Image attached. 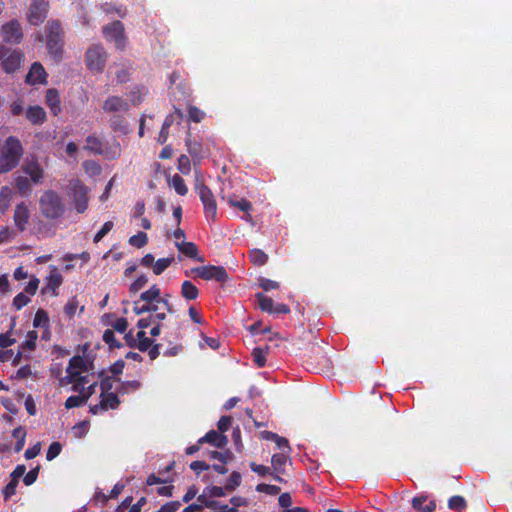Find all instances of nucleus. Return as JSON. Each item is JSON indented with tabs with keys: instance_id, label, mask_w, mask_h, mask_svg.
<instances>
[{
	"instance_id": "obj_21",
	"label": "nucleus",
	"mask_w": 512,
	"mask_h": 512,
	"mask_svg": "<svg viewBox=\"0 0 512 512\" xmlns=\"http://www.w3.org/2000/svg\"><path fill=\"white\" fill-rule=\"evenodd\" d=\"M26 117L32 124H42L46 120V112L40 106H30L26 111Z\"/></svg>"
},
{
	"instance_id": "obj_34",
	"label": "nucleus",
	"mask_w": 512,
	"mask_h": 512,
	"mask_svg": "<svg viewBox=\"0 0 512 512\" xmlns=\"http://www.w3.org/2000/svg\"><path fill=\"white\" fill-rule=\"evenodd\" d=\"M109 122H110V126L114 130H118L123 133L127 132V129H128L127 121L120 114L113 115L110 118Z\"/></svg>"
},
{
	"instance_id": "obj_20",
	"label": "nucleus",
	"mask_w": 512,
	"mask_h": 512,
	"mask_svg": "<svg viewBox=\"0 0 512 512\" xmlns=\"http://www.w3.org/2000/svg\"><path fill=\"white\" fill-rule=\"evenodd\" d=\"M62 282L63 278L58 269L55 266H51L50 273L46 278V290H49L56 295V290L61 286Z\"/></svg>"
},
{
	"instance_id": "obj_51",
	"label": "nucleus",
	"mask_w": 512,
	"mask_h": 512,
	"mask_svg": "<svg viewBox=\"0 0 512 512\" xmlns=\"http://www.w3.org/2000/svg\"><path fill=\"white\" fill-rule=\"evenodd\" d=\"M258 492H264L269 495H277L280 492V487L270 484H258L256 487Z\"/></svg>"
},
{
	"instance_id": "obj_52",
	"label": "nucleus",
	"mask_w": 512,
	"mask_h": 512,
	"mask_svg": "<svg viewBox=\"0 0 512 512\" xmlns=\"http://www.w3.org/2000/svg\"><path fill=\"white\" fill-rule=\"evenodd\" d=\"M29 302H30V298L26 294L19 293L13 299V306L17 310H20L22 307L26 306Z\"/></svg>"
},
{
	"instance_id": "obj_55",
	"label": "nucleus",
	"mask_w": 512,
	"mask_h": 512,
	"mask_svg": "<svg viewBox=\"0 0 512 512\" xmlns=\"http://www.w3.org/2000/svg\"><path fill=\"white\" fill-rule=\"evenodd\" d=\"M37 340V332L36 331H29L27 334V339L22 345L23 349L33 350L36 345Z\"/></svg>"
},
{
	"instance_id": "obj_60",
	"label": "nucleus",
	"mask_w": 512,
	"mask_h": 512,
	"mask_svg": "<svg viewBox=\"0 0 512 512\" xmlns=\"http://www.w3.org/2000/svg\"><path fill=\"white\" fill-rule=\"evenodd\" d=\"M38 473H39V467H36L32 470H30L27 474L24 475V478H23V482L25 483V485L29 486V485H32L37 477H38Z\"/></svg>"
},
{
	"instance_id": "obj_8",
	"label": "nucleus",
	"mask_w": 512,
	"mask_h": 512,
	"mask_svg": "<svg viewBox=\"0 0 512 512\" xmlns=\"http://www.w3.org/2000/svg\"><path fill=\"white\" fill-rule=\"evenodd\" d=\"M103 34L106 40L113 42L117 49H123L126 44L123 24L115 21L103 27Z\"/></svg>"
},
{
	"instance_id": "obj_12",
	"label": "nucleus",
	"mask_w": 512,
	"mask_h": 512,
	"mask_svg": "<svg viewBox=\"0 0 512 512\" xmlns=\"http://www.w3.org/2000/svg\"><path fill=\"white\" fill-rule=\"evenodd\" d=\"M120 404V400L116 393H101L100 394V402L95 405L90 406V411L93 414H99L103 411H107L108 409H116Z\"/></svg>"
},
{
	"instance_id": "obj_45",
	"label": "nucleus",
	"mask_w": 512,
	"mask_h": 512,
	"mask_svg": "<svg viewBox=\"0 0 512 512\" xmlns=\"http://www.w3.org/2000/svg\"><path fill=\"white\" fill-rule=\"evenodd\" d=\"M254 362L259 366L263 367L266 364V353L261 348H254L252 352Z\"/></svg>"
},
{
	"instance_id": "obj_6",
	"label": "nucleus",
	"mask_w": 512,
	"mask_h": 512,
	"mask_svg": "<svg viewBox=\"0 0 512 512\" xmlns=\"http://www.w3.org/2000/svg\"><path fill=\"white\" fill-rule=\"evenodd\" d=\"M106 58V52L100 45H93L86 52V64L95 72H101L104 69Z\"/></svg>"
},
{
	"instance_id": "obj_9",
	"label": "nucleus",
	"mask_w": 512,
	"mask_h": 512,
	"mask_svg": "<svg viewBox=\"0 0 512 512\" xmlns=\"http://www.w3.org/2000/svg\"><path fill=\"white\" fill-rule=\"evenodd\" d=\"M49 9V3L47 0H32L27 20L31 25H39L44 21L47 16Z\"/></svg>"
},
{
	"instance_id": "obj_59",
	"label": "nucleus",
	"mask_w": 512,
	"mask_h": 512,
	"mask_svg": "<svg viewBox=\"0 0 512 512\" xmlns=\"http://www.w3.org/2000/svg\"><path fill=\"white\" fill-rule=\"evenodd\" d=\"M18 482L16 480H12L5 486L3 490L4 498L9 499L16 493V487Z\"/></svg>"
},
{
	"instance_id": "obj_13",
	"label": "nucleus",
	"mask_w": 512,
	"mask_h": 512,
	"mask_svg": "<svg viewBox=\"0 0 512 512\" xmlns=\"http://www.w3.org/2000/svg\"><path fill=\"white\" fill-rule=\"evenodd\" d=\"M102 109L105 113L114 115L126 113L129 110V102L119 96H109L103 102Z\"/></svg>"
},
{
	"instance_id": "obj_25",
	"label": "nucleus",
	"mask_w": 512,
	"mask_h": 512,
	"mask_svg": "<svg viewBox=\"0 0 512 512\" xmlns=\"http://www.w3.org/2000/svg\"><path fill=\"white\" fill-rule=\"evenodd\" d=\"M175 246L178 250L189 258H197L198 249L193 242L176 241Z\"/></svg>"
},
{
	"instance_id": "obj_64",
	"label": "nucleus",
	"mask_w": 512,
	"mask_h": 512,
	"mask_svg": "<svg viewBox=\"0 0 512 512\" xmlns=\"http://www.w3.org/2000/svg\"><path fill=\"white\" fill-rule=\"evenodd\" d=\"M39 283L40 281L38 278L32 277L25 287V292L27 294L34 295L38 289Z\"/></svg>"
},
{
	"instance_id": "obj_49",
	"label": "nucleus",
	"mask_w": 512,
	"mask_h": 512,
	"mask_svg": "<svg viewBox=\"0 0 512 512\" xmlns=\"http://www.w3.org/2000/svg\"><path fill=\"white\" fill-rule=\"evenodd\" d=\"M178 170L183 174H189L191 170L190 159L186 155H181L178 158Z\"/></svg>"
},
{
	"instance_id": "obj_36",
	"label": "nucleus",
	"mask_w": 512,
	"mask_h": 512,
	"mask_svg": "<svg viewBox=\"0 0 512 512\" xmlns=\"http://www.w3.org/2000/svg\"><path fill=\"white\" fill-rule=\"evenodd\" d=\"M101 142L97 137L88 136L86 139V145L84 149L94 152L96 154H102Z\"/></svg>"
},
{
	"instance_id": "obj_26",
	"label": "nucleus",
	"mask_w": 512,
	"mask_h": 512,
	"mask_svg": "<svg viewBox=\"0 0 512 512\" xmlns=\"http://www.w3.org/2000/svg\"><path fill=\"white\" fill-rule=\"evenodd\" d=\"M31 180L25 176H18L15 178V187L18 192L23 196H29L32 192Z\"/></svg>"
},
{
	"instance_id": "obj_53",
	"label": "nucleus",
	"mask_w": 512,
	"mask_h": 512,
	"mask_svg": "<svg viewBox=\"0 0 512 512\" xmlns=\"http://www.w3.org/2000/svg\"><path fill=\"white\" fill-rule=\"evenodd\" d=\"M188 152L191 156L201 159L203 157L201 152V145L199 143H192L189 140L186 141Z\"/></svg>"
},
{
	"instance_id": "obj_44",
	"label": "nucleus",
	"mask_w": 512,
	"mask_h": 512,
	"mask_svg": "<svg viewBox=\"0 0 512 512\" xmlns=\"http://www.w3.org/2000/svg\"><path fill=\"white\" fill-rule=\"evenodd\" d=\"M188 115L189 119L195 123L201 122L205 117V113L202 110L192 105L188 107Z\"/></svg>"
},
{
	"instance_id": "obj_42",
	"label": "nucleus",
	"mask_w": 512,
	"mask_h": 512,
	"mask_svg": "<svg viewBox=\"0 0 512 512\" xmlns=\"http://www.w3.org/2000/svg\"><path fill=\"white\" fill-rule=\"evenodd\" d=\"M448 506L452 510H463L466 508V500L462 496H452L448 501Z\"/></svg>"
},
{
	"instance_id": "obj_30",
	"label": "nucleus",
	"mask_w": 512,
	"mask_h": 512,
	"mask_svg": "<svg viewBox=\"0 0 512 512\" xmlns=\"http://www.w3.org/2000/svg\"><path fill=\"white\" fill-rule=\"evenodd\" d=\"M169 185L181 196H184L188 192V188L181 176L175 174L171 177Z\"/></svg>"
},
{
	"instance_id": "obj_29",
	"label": "nucleus",
	"mask_w": 512,
	"mask_h": 512,
	"mask_svg": "<svg viewBox=\"0 0 512 512\" xmlns=\"http://www.w3.org/2000/svg\"><path fill=\"white\" fill-rule=\"evenodd\" d=\"M181 295L187 300H194L198 297V288L190 281H184L181 286Z\"/></svg>"
},
{
	"instance_id": "obj_37",
	"label": "nucleus",
	"mask_w": 512,
	"mask_h": 512,
	"mask_svg": "<svg viewBox=\"0 0 512 512\" xmlns=\"http://www.w3.org/2000/svg\"><path fill=\"white\" fill-rule=\"evenodd\" d=\"M83 168L85 172L91 177L100 175L102 171L101 166L97 162L92 160L85 161L83 163Z\"/></svg>"
},
{
	"instance_id": "obj_2",
	"label": "nucleus",
	"mask_w": 512,
	"mask_h": 512,
	"mask_svg": "<svg viewBox=\"0 0 512 512\" xmlns=\"http://www.w3.org/2000/svg\"><path fill=\"white\" fill-rule=\"evenodd\" d=\"M23 152L20 140L9 136L0 150V174L13 170L19 164Z\"/></svg>"
},
{
	"instance_id": "obj_58",
	"label": "nucleus",
	"mask_w": 512,
	"mask_h": 512,
	"mask_svg": "<svg viewBox=\"0 0 512 512\" xmlns=\"http://www.w3.org/2000/svg\"><path fill=\"white\" fill-rule=\"evenodd\" d=\"M259 286L263 290L269 291V290L277 289L279 287V284L276 281H273V280H270V279H267V278H260L259 279Z\"/></svg>"
},
{
	"instance_id": "obj_50",
	"label": "nucleus",
	"mask_w": 512,
	"mask_h": 512,
	"mask_svg": "<svg viewBox=\"0 0 512 512\" xmlns=\"http://www.w3.org/2000/svg\"><path fill=\"white\" fill-rule=\"evenodd\" d=\"M61 450H62L61 444L59 442H53L49 446L48 451L46 453L47 460L51 461L54 458H56L60 454Z\"/></svg>"
},
{
	"instance_id": "obj_11",
	"label": "nucleus",
	"mask_w": 512,
	"mask_h": 512,
	"mask_svg": "<svg viewBox=\"0 0 512 512\" xmlns=\"http://www.w3.org/2000/svg\"><path fill=\"white\" fill-rule=\"evenodd\" d=\"M2 39L11 44H18L23 39L21 24L17 20H11L1 27Z\"/></svg>"
},
{
	"instance_id": "obj_28",
	"label": "nucleus",
	"mask_w": 512,
	"mask_h": 512,
	"mask_svg": "<svg viewBox=\"0 0 512 512\" xmlns=\"http://www.w3.org/2000/svg\"><path fill=\"white\" fill-rule=\"evenodd\" d=\"M46 103L52 113L57 115L60 111V98L56 90L49 89L46 94Z\"/></svg>"
},
{
	"instance_id": "obj_31",
	"label": "nucleus",
	"mask_w": 512,
	"mask_h": 512,
	"mask_svg": "<svg viewBox=\"0 0 512 512\" xmlns=\"http://www.w3.org/2000/svg\"><path fill=\"white\" fill-rule=\"evenodd\" d=\"M12 436L16 439L14 450L15 452H20L25 445L26 430L22 426L16 427L12 432Z\"/></svg>"
},
{
	"instance_id": "obj_61",
	"label": "nucleus",
	"mask_w": 512,
	"mask_h": 512,
	"mask_svg": "<svg viewBox=\"0 0 512 512\" xmlns=\"http://www.w3.org/2000/svg\"><path fill=\"white\" fill-rule=\"evenodd\" d=\"M133 311L137 315H141L144 313H149V305L146 302H142L139 300L134 302Z\"/></svg>"
},
{
	"instance_id": "obj_19",
	"label": "nucleus",
	"mask_w": 512,
	"mask_h": 512,
	"mask_svg": "<svg viewBox=\"0 0 512 512\" xmlns=\"http://www.w3.org/2000/svg\"><path fill=\"white\" fill-rule=\"evenodd\" d=\"M46 76L47 74L43 66L40 63L35 62L27 74L26 81L29 84H41L45 82Z\"/></svg>"
},
{
	"instance_id": "obj_27",
	"label": "nucleus",
	"mask_w": 512,
	"mask_h": 512,
	"mask_svg": "<svg viewBox=\"0 0 512 512\" xmlns=\"http://www.w3.org/2000/svg\"><path fill=\"white\" fill-rule=\"evenodd\" d=\"M13 197V191L8 186H3L0 190V212L5 213L10 207Z\"/></svg>"
},
{
	"instance_id": "obj_47",
	"label": "nucleus",
	"mask_w": 512,
	"mask_h": 512,
	"mask_svg": "<svg viewBox=\"0 0 512 512\" xmlns=\"http://www.w3.org/2000/svg\"><path fill=\"white\" fill-rule=\"evenodd\" d=\"M86 402L85 398L83 397V395H77V396H70L67 398L66 402H65V407L67 409H70V408H74V407H79L81 406L82 404H84Z\"/></svg>"
},
{
	"instance_id": "obj_40",
	"label": "nucleus",
	"mask_w": 512,
	"mask_h": 512,
	"mask_svg": "<svg viewBox=\"0 0 512 512\" xmlns=\"http://www.w3.org/2000/svg\"><path fill=\"white\" fill-rule=\"evenodd\" d=\"M209 457L212 459L219 460L222 463H228L233 459V453L229 450L224 452L211 451L209 452Z\"/></svg>"
},
{
	"instance_id": "obj_5",
	"label": "nucleus",
	"mask_w": 512,
	"mask_h": 512,
	"mask_svg": "<svg viewBox=\"0 0 512 512\" xmlns=\"http://www.w3.org/2000/svg\"><path fill=\"white\" fill-rule=\"evenodd\" d=\"M196 190L204 207V213L208 220H215L217 205L211 190L204 184H197Z\"/></svg>"
},
{
	"instance_id": "obj_17",
	"label": "nucleus",
	"mask_w": 512,
	"mask_h": 512,
	"mask_svg": "<svg viewBox=\"0 0 512 512\" xmlns=\"http://www.w3.org/2000/svg\"><path fill=\"white\" fill-rule=\"evenodd\" d=\"M149 305V313L153 315V317L161 321L166 317L167 312H172V307L168 302V299H163L162 302H152L148 303Z\"/></svg>"
},
{
	"instance_id": "obj_39",
	"label": "nucleus",
	"mask_w": 512,
	"mask_h": 512,
	"mask_svg": "<svg viewBox=\"0 0 512 512\" xmlns=\"http://www.w3.org/2000/svg\"><path fill=\"white\" fill-rule=\"evenodd\" d=\"M207 496H208V491L205 490L204 494H202V495L197 497L196 504H201L202 505V509L204 507L212 509V510L218 509V501L210 500V499L207 498Z\"/></svg>"
},
{
	"instance_id": "obj_16",
	"label": "nucleus",
	"mask_w": 512,
	"mask_h": 512,
	"mask_svg": "<svg viewBox=\"0 0 512 512\" xmlns=\"http://www.w3.org/2000/svg\"><path fill=\"white\" fill-rule=\"evenodd\" d=\"M29 217L30 212L27 204L25 202L17 204L14 211V223L20 231L25 230Z\"/></svg>"
},
{
	"instance_id": "obj_56",
	"label": "nucleus",
	"mask_w": 512,
	"mask_h": 512,
	"mask_svg": "<svg viewBox=\"0 0 512 512\" xmlns=\"http://www.w3.org/2000/svg\"><path fill=\"white\" fill-rule=\"evenodd\" d=\"M250 468L253 472L257 473L261 476L272 475V470L270 467L264 465H258L254 462L250 463Z\"/></svg>"
},
{
	"instance_id": "obj_7",
	"label": "nucleus",
	"mask_w": 512,
	"mask_h": 512,
	"mask_svg": "<svg viewBox=\"0 0 512 512\" xmlns=\"http://www.w3.org/2000/svg\"><path fill=\"white\" fill-rule=\"evenodd\" d=\"M73 203L78 213H84L88 208V188L79 180L70 183Z\"/></svg>"
},
{
	"instance_id": "obj_24",
	"label": "nucleus",
	"mask_w": 512,
	"mask_h": 512,
	"mask_svg": "<svg viewBox=\"0 0 512 512\" xmlns=\"http://www.w3.org/2000/svg\"><path fill=\"white\" fill-rule=\"evenodd\" d=\"M427 501V496L421 495L414 497L412 499V506L414 509L420 511V512H432L436 508L435 501H430L428 504L425 505V507H422V504H424Z\"/></svg>"
},
{
	"instance_id": "obj_57",
	"label": "nucleus",
	"mask_w": 512,
	"mask_h": 512,
	"mask_svg": "<svg viewBox=\"0 0 512 512\" xmlns=\"http://www.w3.org/2000/svg\"><path fill=\"white\" fill-rule=\"evenodd\" d=\"M231 206L238 208L244 212H249L251 209V203L245 199L240 200H229Z\"/></svg>"
},
{
	"instance_id": "obj_10",
	"label": "nucleus",
	"mask_w": 512,
	"mask_h": 512,
	"mask_svg": "<svg viewBox=\"0 0 512 512\" xmlns=\"http://www.w3.org/2000/svg\"><path fill=\"white\" fill-rule=\"evenodd\" d=\"M192 272L199 278L204 280H217L219 282H225L228 278V274L223 267L220 266H202L192 270Z\"/></svg>"
},
{
	"instance_id": "obj_1",
	"label": "nucleus",
	"mask_w": 512,
	"mask_h": 512,
	"mask_svg": "<svg viewBox=\"0 0 512 512\" xmlns=\"http://www.w3.org/2000/svg\"><path fill=\"white\" fill-rule=\"evenodd\" d=\"M90 361L82 356L70 359L66 369V376L60 379V385L73 384V391L83 395L85 400L95 393L97 382L90 383Z\"/></svg>"
},
{
	"instance_id": "obj_33",
	"label": "nucleus",
	"mask_w": 512,
	"mask_h": 512,
	"mask_svg": "<svg viewBox=\"0 0 512 512\" xmlns=\"http://www.w3.org/2000/svg\"><path fill=\"white\" fill-rule=\"evenodd\" d=\"M250 261L257 266L264 265L268 260V255L260 249H252L249 252Z\"/></svg>"
},
{
	"instance_id": "obj_63",
	"label": "nucleus",
	"mask_w": 512,
	"mask_h": 512,
	"mask_svg": "<svg viewBox=\"0 0 512 512\" xmlns=\"http://www.w3.org/2000/svg\"><path fill=\"white\" fill-rule=\"evenodd\" d=\"M232 418L230 416H222L218 421V430L223 434L231 426Z\"/></svg>"
},
{
	"instance_id": "obj_4",
	"label": "nucleus",
	"mask_w": 512,
	"mask_h": 512,
	"mask_svg": "<svg viewBox=\"0 0 512 512\" xmlns=\"http://www.w3.org/2000/svg\"><path fill=\"white\" fill-rule=\"evenodd\" d=\"M46 45L49 54L55 58H60L63 48V30L60 23L56 20H51L46 26Z\"/></svg>"
},
{
	"instance_id": "obj_22",
	"label": "nucleus",
	"mask_w": 512,
	"mask_h": 512,
	"mask_svg": "<svg viewBox=\"0 0 512 512\" xmlns=\"http://www.w3.org/2000/svg\"><path fill=\"white\" fill-rule=\"evenodd\" d=\"M166 297L161 296L160 288L157 285H153L147 291H144L140 295V301L146 303L162 302Z\"/></svg>"
},
{
	"instance_id": "obj_3",
	"label": "nucleus",
	"mask_w": 512,
	"mask_h": 512,
	"mask_svg": "<svg viewBox=\"0 0 512 512\" xmlns=\"http://www.w3.org/2000/svg\"><path fill=\"white\" fill-rule=\"evenodd\" d=\"M39 209L43 217L57 219L64 214L65 204L57 192L46 190L39 199Z\"/></svg>"
},
{
	"instance_id": "obj_43",
	"label": "nucleus",
	"mask_w": 512,
	"mask_h": 512,
	"mask_svg": "<svg viewBox=\"0 0 512 512\" xmlns=\"http://www.w3.org/2000/svg\"><path fill=\"white\" fill-rule=\"evenodd\" d=\"M183 119V113L181 110L175 108L174 112L170 113L164 120L163 127L170 128V126L174 123V121H178L179 123Z\"/></svg>"
},
{
	"instance_id": "obj_54",
	"label": "nucleus",
	"mask_w": 512,
	"mask_h": 512,
	"mask_svg": "<svg viewBox=\"0 0 512 512\" xmlns=\"http://www.w3.org/2000/svg\"><path fill=\"white\" fill-rule=\"evenodd\" d=\"M48 323V316L44 310H38L35 314L33 325L35 327L45 326Z\"/></svg>"
},
{
	"instance_id": "obj_35",
	"label": "nucleus",
	"mask_w": 512,
	"mask_h": 512,
	"mask_svg": "<svg viewBox=\"0 0 512 512\" xmlns=\"http://www.w3.org/2000/svg\"><path fill=\"white\" fill-rule=\"evenodd\" d=\"M174 261V257L160 258L155 261L153 265V272L155 275L162 274Z\"/></svg>"
},
{
	"instance_id": "obj_38",
	"label": "nucleus",
	"mask_w": 512,
	"mask_h": 512,
	"mask_svg": "<svg viewBox=\"0 0 512 512\" xmlns=\"http://www.w3.org/2000/svg\"><path fill=\"white\" fill-rule=\"evenodd\" d=\"M148 242V236L145 232H138L129 238V244L133 247L141 248Z\"/></svg>"
},
{
	"instance_id": "obj_48",
	"label": "nucleus",
	"mask_w": 512,
	"mask_h": 512,
	"mask_svg": "<svg viewBox=\"0 0 512 512\" xmlns=\"http://www.w3.org/2000/svg\"><path fill=\"white\" fill-rule=\"evenodd\" d=\"M148 283V277L146 275H140L131 285L130 292L136 293L146 286Z\"/></svg>"
},
{
	"instance_id": "obj_46",
	"label": "nucleus",
	"mask_w": 512,
	"mask_h": 512,
	"mask_svg": "<svg viewBox=\"0 0 512 512\" xmlns=\"http://www.w3.org/2000/svg\"><path fill=\"white\" fill-rule=\"evenodd\" d=\"M139 387H140V382L137 380L126 381V382L121 383V386L118 389V391L120 393L124 394V393H129L131 391H135V390L139 389Z\"/></svg>"
},
{
	"instance_id": "obj_15",
	"label": "nucleus",
	"mask_w": 512,
	"mask_h": 512,
	"mask_svg": "<svg viewBox=\"0 0 512 512\" xmlns=\"http://www.w3.org/2000/svg\"><path fill=\"white\" fill-rule=\"evenodd\" d=\"M23 54L19 50L9 51L2 61V67L7 73L15 72L21 64Z\"/></svg>"
},
{
	"instance_id": "obj_62",
	"label": "nucleus",
	"mask_w": 512,
	"mask_h": 512,
	"mask_svg": "<svg viewBox=\"0 0 512 512\" xmlns=\"http://www.w3.org/2000/svg\"><path fill=\"white\" fill-rule=\"evenodd\" d=\"M181 507L180 501H171L164 504L157 512H175Z\"/></svg>"
},
{
	"instance_id": "obj_41",
	"label": "nucleus",
	"mask_w": 512,
	"mask_h": 512,
	"mask_svg": "<svg viewBox=\"0 0 512 512\" xmlns=\"http://www.w3.org/2000/svg\"><path fill=\"white\" fill-rule=\"evenodd\" d=\"M241 475L238 472H232L225 485V489L229 492L235 490L241 484Z\"/></svg>"
},
{
	"instance_id": "obj_18",
	"label": "nucleus",
	"mask_w": 512,
	"mask_h": 512,
	"mask_svg": "<svg viewBox=\"0 0 512 512\" xmlns=\"http://www.w3.org/2000/svg\"><path fill=\"white\" fill-rule=\"evenodd\" d=\"M203 443H209L217 448H223L228 443V438L222 433L211 430L198 440V444Z\"/></svg>"
},
{
	"instance_id": "obj_32",
	"label": "nucleus",
	"mask_w": 512,
	"mask_h": 512,
	"mask_svg": "<svg viewBox=\"0 0 512 512\" xmlns=\"http://www.w3.org/2000/svg\"><path fill=\"white\" fill-rule=\"evenodd\" d=\"M256 298L258 301V305L262 311L274 313V302L271 298L262 293L256 294Z\"/></svg>"
},
{
	"instance_id": "obj_23",
	"label": "nucleus",
	"mask_w": 512,
	"mask_h": 512,
	"mask_svg": "<svg viewBox=\"0 0 512 512\" xmlns=\"http://www.w3.org/2000/svg\"><path fill=\"white\" fill-rule=\"evenodd\" d=\"M288 461H289V458L287 455H285L283 453L274 454L271 458V464H272L273 471L278 474H284L285 466Z\"/></svg>"
},
{
	"instance_id": "obj_14",
	"label": "nucleus",
	"mask_w": 512,
	"mask_h": 512,
	"mask_svg": "<svg viewBox=\"0 0 512 512\" xmlns=\"http://www.w3.org/2000/svg\"><path fill=\"white\" fill-rule=\"evenodd\" d=\"M24 173L29 176L30 180L34 184H40L44 179V170L40 166L37 160L31 159L27 160L23 167Z\"/></svg>"
}]
</instances>
